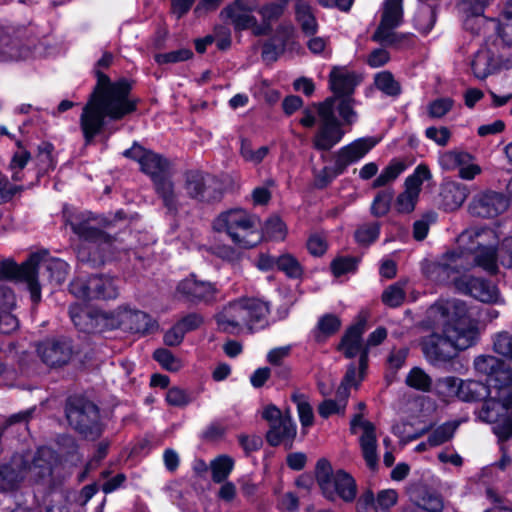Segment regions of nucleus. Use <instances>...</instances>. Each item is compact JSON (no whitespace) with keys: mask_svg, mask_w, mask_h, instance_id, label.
<instances>
[{"mask_svg":"<svg viewBox=\"0 0 512 512\" xmlns=\"http://www.w3.org/2000/svg\"><path fill=\"white\" fill-rule=\"evenodd\" d=\"M457 427L458 424L456 422H446L437 427L428 437L429 446L436 447L449 441L453 437Z\"/></svg>","mask_w":512,"mask_h":512,"instance_id":"45","label":"nucleus"},{"mask_svg":"<svg viewBox=\"0 0 512 512\" xmlns=\"http://www.w3.org/2000/svg\"><path fill=\"white\" fill-rule=\"evenodd\" d=\"M503 65L502 55L497 44L480 49L472 60L471 67L474 75L479 79L486 78Z\"/></svg>","mask_w":512,"mask_h":512,"instance_id":"24","label":"nucleus"},{"mask_svg":"<svg viewBox=\"0 0 512 512\" xmlns=\"http://www.w3.org/2000/svg\"><path fill=\"white\" fill-rule=\"evenodd\" d=\"M36 38L23 26L7 27L0 34V55L5 60L26 59L34 54Z\"/></svg>","mask_w":512,"mask_h":512,"instance_id":"11","label":"nucleus"},{"mask_svg":"<svg viewBox=\"0 0 512 512\" xmlns=\"http://www.w3.org/2000/svg\"><path fill=\"white\" fill-rule=\"evenodd\" d=\"M70 292L82 300H92V290L90 288V277L88 279L77 278L70 283Z\"/></svg>","mask_w":512,"mask_h":512,"instance_id":"60","label":"nucleus"},{"mask_svg":"<svg viewBox=\"0 0 512 512\" xmlns=\"http://www.w3.org/2000/svg\"><path fill=\"white\" fill-rule=\"evenodd\" d=\"M119 324L134 333H150L157 327L156 322L145 312L124 310L119 314Z\"/></svg>","mask_w":512,"mask_h":512,"instance_id":"27","label":"nucleus"},{"mask_svg":"<svg viewBox=\"0 0 512 512\" xmlns=\"http://www.w3.org/2000/svg\"><path fill=\"white\" fill-rule=\"evenodd\" d=\"M154 359L162 365L163 368L169 371H178L181 367L180 361L167 349H157L154 354Z\"/></svg>","mask_w":512,"mask_h":512,"instance_id":"58","label":"nucleus"},{"mask_svg":"<svg viewBox=\"0 0 512 512\" xmlns=\"http://www.w3.org/2000/svg\"><path fill=\"white\" fill-rule=\"evenodd\" d=\"M257 224L256 216L246 210L235 208L220 213L213 221V229L227 234L232 242L240 247L252 248L261 239Z\"/></svg>","mask_w":512,"mask_h":512,"instance_id":"6","label":"nucleus"},{"mask_svg":"<svg viewBox=\"0 0 512 512\" xmlns=\"http://www.w3.org/2000/svg\"><path fill=\"white\" fill-rule=\"evenodd\" d=\"M493 350L512 361V334L506 331L497 333L493 339Z\"/></svg>","mask_w":512,"mask_h":512,"instance_id":"49","label":"nucleus"},{"mask_svg":"<svg viewBox=\"0 0 512 512\" xmlns=\"http://www.w3.org/2000/svg\"><path fill=\"white\" fill-rule=\"evenodd\" d=\"M337 110L344 124L351 125L357 119V113L354 110L355 100L352 97L337 98Z\"/></svg>","mask_w":512,"mask_h":512,"instance_id":"52","label":"nucleus"},{"mask_svg":"<svg viewBox=\"0 0 512 512\" xmlns=\"http://www.w3.org/2000/svg\"><path fill=\"white\" fill-rule=\"evenodd\" d=\"M500 361L498 358L492 355H480L474 360V367L476 371L481 374L490 376L489 378H495L498 373L504 370H499ZM508 369L507 371H509Z\"/></svg>","mask_w":512,"mask_h":512,"instance_id":"44","label":"nucleus"},{"mask_svg":"<svg viewBox=\"0 0 512 512\" xmlns=\"http://www.w3.org/2000/svg\"><path fill=\"white\" fill-rule=\"evenodd\" d=\"M295 16L303 33L310 36L317 32L318 23L309 4L301 0L297 1L295 4Z\"/></svg>","mask_w":512,"mask_h":512,"instance_id":"36","label":"nucleus"},{"mask_svg":"<svg viewBox=\"0 0 512 512\" xmlns=\"http://www.w3.org/2000/svg\"><path fill=\"white\" fill-rule=\"evenodd\" d=\"M97 83L80 115V128L86 144H90L105 125V120L118 121L133 113L138 100L130 95L131 85L126 79L111 82L100 70Z\"/></svg>","mask_w":512,"mask_h":512,"instance_id":"3","label":"nucleus"},{"mask_svg":"<svg viewBox=\"0 0 512 512\" xmlns=\"http://www.w3.org/2000/svg\"><path fill=\"white\" fill-rule=\"evenodd\" d=\"M212 480L215 483H222L231 473L234 461L227 455H221L211 462Z\"/></svg>","mask_w":512,"mask_h":512,"instance_id":"41","label":"nucleus"},{"mask_svg":"<svg viewBox=\"0 0 512 512\" xmlns=\"http://www.w3.org/2000/svg\"><path fill=\"white\" fill-rule=\"evenodd\" d=\"M16 280L22 282L21 265L7 259L0 262V281Z\"/></svg>","mask_w":512,"mask_h":512,"instance_id":"56","label":"nucleus"},{"mask_svg":"<svg viewBox=\"0 0 512 512\" xmlns=\"http://www.w3.org/2000/svg\"><path fill=\"white\" fill-rule=\"evenodd\" d=\"M263 230L269 238L275 240H283L286 234L285 225L277 216L269 218L265 222Z\"/></svg>","mask_w":512,"mask_h":512,"instance_id":"57","label":"nucleus"},{"mask_svg":"<svg viewBox=\"0 0 512 512\" xmlns=\"http://www.w3.org/2000/svg\"><path fill=\"white\" fill-rule=\"evenodd\" d=\"M454 101L451 98H439L432 101L428 106V114L431 118L445 116L453 107Z\"/></svg>","mask_w":512,"mask_h":512,"instance_id":"59","label":"nucleus"},{"mask_svg":"<svg viewBox=\"0 0 512 512\" xmlns=\"http://www.w3.org/2000/svg\"><path fill=\"white\" fill-rule=\"evenodd\" d=\"M192 56L193 52L190 49L182 48L176 51L156 54L154 58L158 64L162 65L186 61L190 59Z\"/></svg>","mask_w":512,"mask_h":512,"instance_id":"54","label":"nucleus"},{"mask_svg":"<svg viewBox=\"0 0 512 512\" xmlns=\"http://www.w3.org/2000/svg\"><path fill=\"white\" fill-rule=\"evenodd\" d=\"M319 127L312 144L316 150L329 151L341 141L345 132L335 116V97H328L317 105Z\"/></svg>","mask_w":512,"mask_h":512,"instance_id":"10","label":"nucleus"},{"mask_svg":"<svg viewBox=\"0 0 512 512\" xmlns=\"http://www.w3.org/2000/svg\"><path fill=\"white\" fill-rule=\"evenodd\" d=\"M366 321L364 319L352 325L342 337L338 349L344 353L347 358H353L360 355L361 371L367 368L368 349L363 346L362 335L365 332Z\"/></svg>","mask_w":512,"mask_h":512,"instance_id":"19","label":"nucleus"},{"mask_svg":"<svg viewBox=\"0 0 512 512\" xmlns=\"http://www.w3.org/2000/svg\"><path fill=\"white\" fill-rule=\"evenodd\" d=\"M496 26V20L494 18L487 19L482 15L471 14L467 16L464 21V27L474 35L486 34L491 32Z\"/></svg>","mask_w":512,"mask_h":512,"instance_id":"39","label":"nucleus"},{"mask_svg":"<svg viewBox=\"0 0 512 512\" xmlns=\"http://www.w3.org/2000/svg\"><path fill=\"white\" fill-rule=\"evenodd\" d=\"M177 291L193 303L211 302L215 299L217 292L212 283L200 281L194 275L181 281L177 286Z\"/></svg>","mask_w":512,"mask_h":512,"instance_id":"23","label":"nucleus"},{"mask_svg":"<svg viewBox=\"0 0 512 512\" xmlns=\"http://www.w3.org/2000/svg\"><path fill=\"white\" fill-rule=\"evenodd\" d=\"M482 236L476 230L463 231L458 239V248L447 252L430 267V277L439 283L453 282L455 288L484 303H495L499 299V290L495 284L483 278L458 274L476 265L494 274L497 272L495 250L485 247L475 239Z\"/></svg>","mask_w":512,"mask_h":512,"instance_id":"1","label":"nucleus"},{"mask_svg":"<svg viewBox=\"0 0 512 512\" xmlns=\"http://www.w3.org/2000/svg\"><path fill=\"white\" fill-rule=\"evenodd\" d=\"M492 379L489 378L487 384L481 381L462 379L460 387H458L460 389L458 399L463 402H475L487 398L492 389Z\"/></svg>","mask_w":512,"mask_h":512,"instance_id":"32","label":"nucleus"},{"mask_svg":"<svg viewBox=\"0 0 512 512\" xmlns=\"http://www.w3.org/2000/svg\"><path fill=\"white\" fill-rule=\"evenodd\" d=\"M363 434L360 437V447L367 466L371 469L378 464L376 428L372 422L362 423Z\"/></svg>","mask_w":512,"mask_h":512,"instance_id":"29","label":"nucleus"},{"mask_svg":"<svg viewBox=\"0 0 512 512\" xmlns=\"http://www.w3.org/2000/svg\"><path fill=\"white\" fill-rule=\"evenodd\" d=\"M379 232L380 227L377 222L365 223L355 231V239L361 245H369L378 238Z\"/></svg>","mask_w":512,"mask_h":512,"instance_id":"51","label":"nucleus"},{"mask_svg":"<svg viewBox=\"0 0 512 512\" xmlns=\"http://www.w3.org/2000/svg\"><path fill=\"white\" fill-rule=\"evenodd\" d=\"M375 85L379 90L389 96H397L400 93L398 82L395 81L393 75L388 71L376 75Z\"/></svg>","mask_w":512,"mask_h":512,"instance_id":"50","label":"nucleus"},{"mask_svg":"<svg viewBox=\"0 0 512 512\" xmlns=\"http://www.w3.org/2000/svg\"><path fill=\"white\" fill-rule=\"evenodd\" d=\"M508 200L500 193L487 191L477 195L470 203L472 215L482 218H493L506 211Z\"/></svg>","mask_w":512,"mask_h":512,"instance_id":"21","label":"nucleus"},{"mask_svg":"<svg viewBox=\"0 0 512 512\" xmlns=\"http://www.w3.org/2000/svg\"><path fill=\"white\" fill-rule=\"evenodd\" d=\"M406 164L403 161L394 159L389 165L381 172V174L374 180L373 187H382L394 181L404 170Z\"/></svg>","mask_w":512,"mask_h":512,"instance_id":"42","label":"nucleus"},{"mask_svg":"<svg viewBox=\"0 0 512 512\" xmlns=\"http://www.w3.org/2000/svg\"><path fill=\"white\" fill-rule=\"evenodd\" d=\"M123 155L139 163L143 173L148 175L153 182L169 174V161L161 155L147 150L138 143H134Z\"/></svg>","mask_w":512,"mask_h":512,"instance_id":"15","label":"nucleus"},{"mask_svg":"<svg viewBox=\"0 0 512 512\" xmlns=\"http://www.w3.org/2000/svg\"><path fill=\"white\" fill-rule=\"evenodd\" d=\"M373 137L359 138L349 145L342 147L335 155L338 171H343L352 163L363 158L376 144Z\"/></svg>","mask_w":512,"mask_h":512,"instance_id":"22","label":"nucleus"},{"mask_svg":"<svg viewBox=\"0 0 512 512\" xmlns=\"http://www.w3.org/2000/svg\"><path fill=\"white\" fill-rule=\"evenodd\" d=\"M71 320L74 325L83 332L93 333L98 330L103 316L94 314L92 311L79 305H72L69 309Z\"/></svg>","mask_w":512,"mask_h":512,"instance_id":"30","label":"nucleus"},{"mask_svg":"<svg viewBox=\"0 0 512 512\" xmlns=\"http://www.w3.org/2000/svg\"><path fill=\"white\" fill-rule=\"evenodd\" d=\"M41 361L49 367H62L70 362L75 351L70 339L65 337L47 338L36 345Z\"/></svg>","mask_w":512,"mask_h":512,"instance_id":"14","label":"nucleus"},{"mask_svg":"<svg viewBox=\"0 0 512 512\" xmlns=\"http://www.w3.org/2000/svg\"><path fill=\"white\" fill-rule=\"evenodd\" d=\"M405 383L416 390L428 392L432 386V378L422 368L414 367L407 374Z\"/></svg>","mask_w":512,"mask_h":512,"instance_id":"40","label":"nucleus"},{"mask_svg":"<svg viewBox=\"0 0 512 512\" xmlns=\"http://www.w3.org/2000/svg\"><path fill=\"white\" fill-rule=\"evenodd\" d=\"M430 178L431 173L427 166L416 167L414 173L405 181V191L397 197L395 206L399 213H410L414 210L421 186Z\"/></svg>","mask_w":512,"mask_h":512,"instance_id":"17","label":"nucleus"},{"mask_svg":"<svg viewBox=\"0 0 512 512\" xmlns=\"http://www.w3.org/2000/svg\"><path fill=\"white\" fill-rule=\"evenodd\" d=\"M70 226L75 234L89 241L98 242L103 250L116 249L115 239L91 224V219H80L76 216L70 220Z\"/></svg>","mask_w":512,"mask_h":512,"instance_id":"26","label":"nucleus"},{"mask_svg":"<svg viewBox=\"0 0 512 512\" xmlns=\"http://www.w3.org/2000/svg\"><path fill=\"white\" fill-rule=\"evenodd\" d=\"M29 459V476L31 475L35 480L44 479L52 474L53 464L56 461V456L53 450L47 447H42L37 450L35 455Z\"/></svg>","mask_w":512,"mask_h":512,"instance_id":"28","label":"nucleus"},{"mask_svg":"<svg viewBox=\"0 0 512 512\" xmlns=\"http://www.w3.org/2000/svg\"><path fill=\"white\" fill-rule=\"evenodd\" d=\"M496 20V26L492 31L497 33L502 44L512 47V0L505 3Z\"/></svg>","mask_w":512,"mask_h":512,"instance_id":"33","label":"nucleus"},{"mask_svg":"<svg viewBox=\"0 0 512 512\" xmlns=\"http://www.w3.org/2000/svg\"><path fill=\"white\" fill-rule=\"evenodd\" d=\"M428 317L435 325L442 326V333L433 332L420 340L422 353L431 365L447 364L460 351L477 343L478 329L463 301H439L428 309Z\"/></svg>","mask_w":512,"mask_h":512,"instance_id":"2","label":"nucleus"},{"mask_svg":"<svg viewBox=\"0 0 512 512\" xmlns=\"http://www.w3.org/2000/svg\"><path fill=\"white\" fill-rule=\"evenodd\" d=\"M262 418L269 424L266 433L267 442L273 447L283 444L290 449L296 437V425L290 413L283 414L278 407L270 404L263 409Z\"/></svg>","mask_w":512,"mask_h":512,"instance_id":"12","label":"nucleus"},{"mask_svg":"<svg viewBox=\"0 0 512 512\" xmlns=\"http://www.w3.org/2000/svg\"><path fill=\"white\" fill-rule=\"evenodd\" d=\"M166 401L171 406L183 407L191 402V398L187 391L179 387H172L167 391Z\"/></svg>","mask_w":512,"mask_h":512,"instance_id":"64","label":"nucleus"},{"mask_svg":"<svg viewBox=\"0 0 512 512\" xmlns=\"http://www.w3.org/2000/svg\"><path fill=\"white\" fill-rule=\"evenodd\" d=\"M290 0H273L259 7L258 12L264 22H270L279 19L286 11Z\"/></svg>","mask_w":512,"mask_h":512,"instance_id":"43","label":"nucleus"},{"mask_svg":"<svg viewBox=\"0 0 512 512\" xmlns=\"http://www.w3.org/2000/svg\"><path fill=\"white\" fill-rule=\"evenodd\" d=\"M270 306L258 298H239L229 302L216 314V321L221 331L239 335L247 331L253 333L268 325Z\"/></svg>","mask_w":512,"mask_h":512,"instance_id":"4","label":"nucleus"},{"mask_svg":"<svg viewBox=\"0 0 512 512\" xmlns=\"http://www.w3.org/2000/svg\"><path fill=\"white\" fill-rule=\"evenodd\" d=\"M292 398L294 402L297 404L299 419L302 426H311L314 420L311 405L304 399L303 395H293Z\"/></svg>","mask_w":512,"mask_h":512,"instance_id":"55","label":"nucleus"},{"mask_svg":"<svg viewBox=\"0 0 512 512\" xmlns=\"http://www.w3.org/2000/svg\"><path fill=\"white\" fill-rule=\"evenodd\" d=\"M68 264L59 259L49 257L47 251L33 253L21 264L22 283L26 284L33 303L41 300V284L46 279L49 283L62 284L68 275Z\"/></svg>","mask_w":512,"mask_h":512,"instance_id":"5","label":"nucleus"},{"mask_svg":"<svg viewBox=\"0 0 512 512\" xmlns=\"http://www.w3.org/2000/svg\"><path fill=\"white\" fill-rule=\"evenodd\" d=\"M66 418L71 427L89 440H95L102 434L97 406L82 397H71L66 404Z\"/></svg>","mask_w":512,"mask_h":512,"instance_id":"9","label":"nucleus"},{"mask_svg":"<svg viewBox=\"0 0 512 512\" xmlns=\"http://www.w3.org/2000/svg\"><path fill=\"white\" fill-rule=\"evenodd\" d=\"M461 381L462 379L454 376L440 378L436 381V392L443 398H459L460 389L458 387H460Z\"/></svg>","mask_w":512,"mask_h":512,"instance_id":"47","label":"nucleus"},{"mask_svg":"<svg viewBox=\"0 0 512 512\" xmlns=\"http://www.w3.org/2000/svg\"><path fill=\"white\" fill-rule=\"evenodd\" d=\"M360 78L356 73L345 67H334L329 75L330 89L334 93L335 102L340 97H352L355 87L359 84Z\"/></svg>","mask_w":512,"mask_h":512,"instance_id":"25","label":"nucleus"},{"mask_svg":"<svg viewBox=\"0 0 512 512\" xmlns=\"http://www.w3.org/2000/svg\"><path fill=\"white\" fill-rule=\"evenodd\" d=\"M407 280H400L388 286L382 293V301L389 307L400 306L406 297L405 286Z\"/></svg>","mask_w":512,"mask_h":512,"instance_id":"38","label":"nucleus"},{"mask_svg":"<svg viewBox=\"0 0 512 512\" xmlns=\"http://www.w3.org/2000/svg\"><path fill=\"white\" fill-rule=\"evenodd\" d=\"M258 6V0H235L221 11V16L228 19L235 30H246L255 24L256 17L252 13Z\"/></svg>","mask_w":512,"mask_h":512,"instance_id":"20","label":"nucleus"},{"mask_svg":"<svg viewBox=\"0 0 512 512\" xmlns=\"http://www.w3.org/2000/svg\"><path fill=\"white\" fill-rule=\"evenodd\" d=\"M277 269L290 278H299L303 273L300 263L291 254H283L277 257Z\"/></svg>","mask_w":512,"mask_h":512,"instance_id":"48","label":"nucleus"},{"mask_svg":"<svg viewBox=\"0 0 512 512\" xmlns=\"http://www.w3.org/2000/svg\"><path fill=\"white\" fill-rule=\"evenodd\" d=\"M157 195L162 199L163 205L170 211L176 212L178 208L177 194L174 184L167 174L153 182Z\"/></svg>","mask_w":512,"mask_h":512,"instance_id":"35","label":"nucleus"},{"mask_svg":"<svg viewBox=\"0 0 512 512\" xmlns=\"http://www.w3.org/2000/svg\"><path fill=\"white\" fill-rule=\"evenodd\" d=\"M402 15V0H385L382 19L373 35V40L382 44H395L398 36L393 29L400 24Z\"/></svg>","mask_w":512,"mask_h":512,"instance_id":"16","label":"nucleus"},{"mask_svg":"<svg viewBox=\"0 0 512 512\" xmlns=\"http://www.w3.org/2000/svg\"><path fill=\"white\" fill-rule=\"evenodd\" d=\"M92 299H115L118 296L116 281L107 276H91Z\"/></svg>","mask_w":512,"mask_h":512,"instance_id":"34","label":"nucleus"},{"mask_svg":"<svg viewBox=\"0 0 512 512\" xmlns=\"http://www.w3.org/2000/svg\"><path fill=\"white\" fill-rule=\"evenodd\" d=\"M442 205L446 211L458 209L468 197L466 186L458 182H446L441 189Z\"/></svg>","mask_w":512,"mask_h":512,"instance_id":"31","label":"nucleus"},{"mask_svg":"<svg viewBox=\"0 0 512 512\" xmlns=\"http://www.w3.org/2000/svg\"><path fill=\"white\" fill-rule=\"evenodd\" d=\"M30 159V153L26 150L17 151L10 162V169L13 171L12 179L20 181L22 179L20 171L27 165Z\"/></svg>","mask_w":512,"mask_h":512,"instance_id":"62","label":"nucleus"},{"mask_svg":"<svg viewBox=\"0 0 512 512\" xmlns=\"http://www.w3.org/2000/svg\"><path fill=\"white\" fill-rule=\"evenodd\" d=\"M478 412V417L486 423H496L506 417L512 406V369L497 374L492 379V389Z\"/></svg>","mask_w":512,"mask_h":512,"instance_id":"8","label":"nucleus"},{"mask_svg":"<svg viewBox=\"0 0 512 512\" xmlns=\"http://www.w3.org/2000/svg\"><path fill=\"white\" fill-rule=\"evenodd\" d=\"M213 184H215L213 178L198 170H191L184 174L183 189L190 198L206 202L219 199L220 194Z\"/></svg>","mask_w":512,"mask_h":512,"instance_id":"18","label":"nucleus"},{"mask_svg":"<svg viewBox=\"0 0 512 512\" xmlns=\"http://www.w3.org/2000/svg\"><path fill=\"white\" fill-rule=\"evenodd\" d=\"M357 265V259L354 257H339L332 261L331 269L335 276H341L345 273L354 271Z\"/></svg>","mask_w":512,"mask_h":512,"instance_id":"63","label":"nucleus"},{"mask_svg":"<svg viewBox=\"0 0 512 512\" xmlns=\"http://www.w3.org/2000/svg\"><path fill=\"white\" fill-rule=\"evenodd\" d=\"M39 153L37 155V162L41 171H48L53 169L55 164L52 157L54 147L51 143H42L39 146Z\"/></svg>","mask_w":512,"mask_h":512,"instance_id":"61","label":"nucleus"},{"mask_svg":"<svg viewBox=\"0 0 512 512\" xmlns=\"http://www.w3.org/2000/svg\"><path fill=\"white\" fill-rule=\"evenodd\" d=\"M392 198V191H380L371 205V213L376 217L384 216L390 209Z\"/></svg>","mask_w":512,"mask_h":512,"instance_id":"53","label":"nucleus"},{"mask_svg":"<svg viewBox=\"0 0 512 512\" xmlns=\"http://www.w3.org/2000/svg\"><path fill=\"white\" fill-rule=\"evenodd\" d=\"M269 146H261L257 150H253L251 142L247 139L241 140L240 155L242 158L254 165L260 164L264 158L269 154Z\"/></svg>","mask_w":512,"mask_h":512,"instance_id":"46","label":"nucleus"},{"mask_svg":"<svg viewBox=\"0 0 512 512\" xmlns=\"http://www.w3.org/2000/svg\"><path fill=\"white\" fill-rule=\"evenodd\" d=\"M315 475L322 494L328 500L335 501L338 497L346 503H351L356 499L357 484L355 479L344 470L333 472L328 460H318Z\"/></svg>","mask_w":512,"mask_h":512,"instance_id":"7","label":"nucleus"},{"mask_svg":"<svg viewBox=\"0 0 512 512\" xmlns=\"http://www.w3.org/2000/svg\"><path fill=\"white\" fill-rule=\"evenodd\" d=\"M417 507L427 512H442L444 501L440 494L424 490L414 500Z\"/></svg>","mask_w":512,"mask_h":512,"instance_id":"37","label":"nucleus"},{"mask_svg":"<svg viewBox=\"0 0 512 512\" xmlns=\"http://www.w3.org/2000/svg\"><path fill=\"white\" fill-rule=\"evenodd\" d=\"M29 459L24 454H14L9 461L0 464V493L17 491L29 477Z\"/></svg>","mask_w":512,"mask_h":512,"instance_id":"13","label":"nucleus"}]
</instances>
